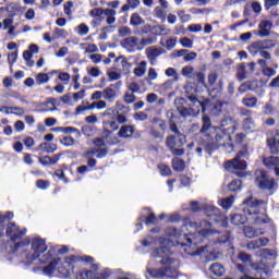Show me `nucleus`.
I'll return each mask as SVG.
<instances>
[{
	"mask_svg": "<svg viewBox=\"0 0 279 279\" xmlns=\"http://www.w3.org/2000/svg\"><path fill=\"white\" fill-rule=\"evenodd\" d=\"M19 12H23V8H21V5H19V3H10L9 4V16L11 19H14V16H16V14H19Z\"/></svg>",
	"mask_w": 279,
	"mask_h": 279,
	"instance_id": "39",
	"label": "nucleus"
},
{
	"mask_svg": "<svg viewBox=\"0 0 279 279\" xmlns=\"http://www.w3.org/2000/svg\"><path fill=\"white\" fill-rule=\"evenodd\" d=\"M231 240H232V235L230 231H228L225 235H220L218 238V243L226 244V243H230Z\"/></svg>",
	"mask_w": 279,
	"mask_h": 279,
	"instance_id": "60",
	"label": "nucleus"
},
{
	"mask_svg": "<svg viewBox=\"0 0 279 279\" xmlns=\"http://www.w3.org/2000/svg\"><path fill=\"white\" fill-rule=\"evenodd\" d=\"M242 128L245 132H250L254 128V119L252 118H246L243 120Z\"/></svg>",
	"mask_w": 279,
	"mask_h": 279,
	"instance_id": "49",
	"label": "nucleus"
},
{
	"mask_svg": "<svg viewBox=\"0 0 279 279\" xmlns=\"http://www.w3.org/2000/svg\"><path fill=\"white\" fill-rule=\"evenodd\" d=\"M174 272L175 270L171 269V266L159 268V269H156V268L147 269V274H149L151 278H165V276H167L168 278H173Z\"/></svg>",
	"mask_w": 279,
	"mask_h": 279,
	"instance_id": "15",
	"label": "nucleus"
},
{
	"mask_svg": "<svg viewBox=\"0 0 279 279\" xmlns=\"http://www.w3.org/2000/svg\"><path fill=\"white\" fill-rule=\"evenodd\" d=\"M168 125H169L170 132H172V135L184 134V133L180 132V129L178 128V124L175 123V121H173V119H170L168 121Z\"/></svg>",
	"mask_w": 279,
	"mask_h": 279,
	"instance_id": "47",
	"label": "nucleus"
},
{
	"mask_svg": "<svg viewBox=\"0 0 279 279\" xmlns=\"http://www.w3.org/2000/svg\"><path fill=\"white\" fill-rule=\"evenodd\" d=\"M23 143L27 149H32V147H34V145H36V141H34V137H32V136H26L23 140Z\"/></svg>",
	"mask_w": 279,
	"mask_h": 279,
	"instance_id": "61",
	"label": "nucleus"
},
{
	"mask_svg": "<svg viewBox=\"0 0 279 279\" xmlns=\"http://www.w3.org/2000/svg\"><path fill=\"white\" fill-rule=\"evenodd\" d=\"M162 54V51L154 46L146 49V56L148 60L154 61L156 58Z\"/></svg>",
	"mask_w": 279,
	"mask_h": 279,
	"instance_id": "30",
	"label": "nucleus"
},
{
	"mask_svg": "<svg viewBox=\"0 0 279 279\" xmlns=\"http://www.w3.org/2000/svg\"><path fill=\"white\" fill-rule=\"evenodd\" d=\"M157 169H159L161 175H163L165 178H169L173 174L171 168L167 163H159L157 166Z\"/></svg>",
	"mask_w": 279,
	"mask_h": 279,
	"instance_id": "41",
	"label": "nucleus"
},
{
	"mask_svg": "<svg viewBox=\"0 0 279 279\" xmlns=\"http://www.w3.org/2000/svg\"><path fill=\"white\" fill-rule=\"evenodd\" d=\"M183 236L186 242L177 241V244L181 245V247H191V245H197V243H202V241H204V239H201L199 241L193 242V240L189 238V234H184Z\"/></svg>",
	"mask_w": 279,
	"mask_h": 279,
	"instance_id": "36",
	"label": "nucleus"
},
{
	"mask_svg": "<svg viewBox=\"0 0 279 279\" xmlns=\"http://www.w3.org/2000/svg\"><path fill=\"white\" fill-rule=\"evenodd\" d=\"M89 16H92V19H99L104 16V9L101 8L92 9L89 12Z\"/></svg>",
	"mask_w": 279,
	"mask_h": 279,
	"instance_id": "55",
	"label": "nucleus"
},
{
	"mask_svg": "<svg viewBox=\"0 0 279 279\" xmlns=\"http://www.w3.org/2000/svg\"><path fill=\"white\" fill-rule=\"evenodd\" d=\"M49 181H45L43 179L36 181L37 189H40L41 191H47V189H49Z\"/></svg>",
	"mask_w": 279,
	"mask_h": 279,
	"instance_id": "58",
	"label": "nucleus"
},
{
	"mask_svg": "<svg viewBox=\"0 0 279 279\" xmlns=\"http://www.w3.org/2000/svg\"><path fill=\"white\" fill-rule=\"evenodd\" d=\"M257 88H260V83L258 82V80H253V81H246L244 83H242L239 88L238 92L243 95L244 93H247L248 90L256 93Z\"/></svg>",
	"mask_w": 279,
	"mask_h": 279,
	"instance_id": "16",
	"label": "nucleus"
},
{
	"mask_svg": "<svg viewBox=\"0 0 279 279\" xmlns=\"http://www.w3.org/2000/svg\"><path fill=\"white\" fill-rule=\"evenodd\" d=\"M209 217H210V220L214 221L215 223H221L222 228L228 227V217H226L225 215L213 214Z\"/></svg>",
	"mask_w": 279,
	"mask_h": 279,
	"instance_id": "29",
	"label": "nucleus"
},
{
	"mask_svg": "<svg viewBox=\"0 0 279 279\" xmlns=\"http://www.w3.org/2000/svg\"><path fill=\"white\" fill-rule=\"evenodd\" d=\"M271 26L272 24L269 21L267 20L262 21L258 25V28H259L258 36H260V38H267L270 34L269 29H271Z\"/></svg>",
	"mask_w": 279,
	"mask_h": 279,
	"instance_id": "21",
	"label": "nucleus"
},
{
	"mask_svg": "<svg viewBox=\"0 0 279 279\" xmlns=\"http://www.w3.org/2000/svg\"><path fill=\"white\" fill-rule=\"evenodd\" d=\"M60 257H52L51 260L48 262V265L43 268L45 276H53L56 267L60 265Z\"/></svg>",
	"mask_w": 279,
	"mask_h": 279,
	"instance_id": "19",
	"label": "nucleus"
},
{
	"mask_svg": "<svg viewBox=\"0 0 279 279\" xmlns=\"http://www.w3.org/2000/svg\"><path fill=\"white\" fill-rule=\"evenodd\" d=\"M266 145L272 156L263 159V163L267 169L274 170L275 175L279 177V157H274L279 155V131L266 140Z\"/></svg>",
	"mask_w": 279,
	"mask_h": 279,
	"instance_id": "6",
	"label": "nucleus"
},
{
	"mask_svg": "<svg viewBox=\"0 0 279 279\" xmlns=\"http://www.w3.org/2000/svg\"><path fill=\"white\" fill-rule=\"evenodd\" d=\"M60 160V155H53L52 157L46 155L38 158V162H40L44 167H49V165H58Z\"/></svg>",
	"mask_w": 279,
	"mask_h": 279,
	"instance_id": "23",
	"label": "nucleus"
},
{
	"mask_svg": "<svg viewBox=\"0 0 279 279\" xmlns=\"http://www.w3.org/2000/svg\"><path fill=\"white\" fill-rule=\"evenodd\" d=\"M95 274L92 270H83L76 275V279H93Z\"/></svg>",
	"mask_w": 279,
	"mask_h": 279,
	"instance_id": "51",
	"label": "nucleus"
},
{
	"mask_svg": "<svg viewBox=\"0 0 279 279\" xmlns=\"http://www.w3.org/2000/svg\"><path fill=\"white\" fill-rule=\"evenodd\" d=\"M123 45H124L125 49H129V51H138L141 41H138L137 37L131 36V37H126L123 40Z\"/></svg>",
	"mask_w": 279,
	"mask_h": 279,
	"instance_id": "20",
	"label": "nucleus"
},
{
	"mask_svg": "<svg viewBox=\"0 0 279 279\" xmlns=\"http://www.w3.org/2000/svg\"><path fill=\"white\" fill-rule=\"evenodd\" d=\"M16 60H19V50H15L14 52H10L8 54V62L12 69V66H14V63L16 62Z\"/></svg>",
	"mask_w": 279,
	"mask_h": 279,
	"instance_id": "52",
	"label": "nucleus"
},
{
	"mask_svg": "<svg viewBox=\"0 0 279 279\" xmlns=\"http://www.w3.org/2000/svg\"><path fill=\"white\" fill-rule=\"evenodd\" d=\"M66 252H69V246L66 245H63L61 248L51 246L46 254L39 257V262L41 265H47L49 260L53 258V256H57V254H66Z\"/></svg>",
	"mask_w": 279,
	"mask_h": 279,
	"instance_id": "13",
	"label": "nucleus"
},
{
	"mask_svg": "<svg viewBox=\"0 0 279 279\" xmlns=\"http://www.w3.org/2000/svg\"><path fill=\"white\" fill-rule=\"evenodd\" d=\"M52 132H62L63 134H74V132H77V129L73 126H58V128H53Z\"/></svg>",
	"mask_w": 279,
	"mask_h": 279,
	"instance_id": "42",
	"label": "nucleus"
},
{
	"mask_svg": "<svg viewBox=\"0 0 279 279\" xmlns=\"http://www.w3.org/2000/svg\"><path fill=\"white\" fill-rule=\"evenodd\" d=\"M180 44L182 45V47H185L187 49L193 48V40H191V38L189 37L181 38Z\"/></svg>",
	"mask_w": 279,
	"mask_h": 279,
	"instance_id": "62",
	"label": "nucleus"
},
{
	"mask_svg": "<svg viewBox=\"0 0 279 279\" xmlns=\"http://www.w3.org/2000/svg\"><path fill=\"white\" fill-rule=\"evenodd\" d=\"M230 129H221L219 126H213L210 118L208 116L203 117V125L201 128V134H205L202 140V145L207 154H213L216 149H219L221 145H226V141L232 143V136H230ZM206 132H208L206 134Z\"/></svg>",
	"mask_w": 279,
	"mask_h": 279,
	"instance_id": "1",
	"label": "nucleus"
},
{
	"mask_svg": "<svg viewBox=\"0 0 279 279\" xmlns=\"http://www.w3.org/2000/svg\"><path fill=\"white\" fill-rule=\"evenodd\" d=\"M95 108H97L96 101L92 102L89 106L81 105L76 107L75 114H82V112H86V110H95Z\"/></svg>",
	"mask_w": 279,
	"mask_h": 279,
	"instance_id": "45",
	"label": "nucleus"
},
{
	"mask_svg": "<svg viewBox=\"0 0 279 279\" xmlns=\"http://www.w3.org/2000/svg\"><path fill=\"white\" fill-rule=\"evenodd\" d=\"M190 104V108L193 110V114L197 117L199 112H206V108H208V104H210V99L205 98L203 101L197 98L195 95H189L187 96Z\"/></svg>",
	"mask_w": 279,
	"mask_h": 279,
	"instance_id": "11",
	"label": "nucleus"
},
{
	"mask_svg": "<svg viewBox=\"0 0 279 279\" xmlns=\"http://www.w3.org/2000/svg\"><path fill=\"white\" fill-rule=\"evenodd\" d=\"M171 165L173 171H175L177 173H182V171L186 169V162L184 161V159H180L179 156L172 158Z\"/></svg>",
	"mask_w": 279,
	"mask_h": 279,
	"instance_id": "22",
	"label": "nucleus"
},
{
	"mask_svg": "<svg viewBox=\"0 0 279 279\" xmlns=\"http://www.w3.org/2000/svg\"><path fill=\"white\" fill-rule=\"evenodd\" d=\"M145 20L141 17V14L138 13H133L130 19V25L133 27H138L140 25H144Z\"/></svg>",
	"mask_w": 279,
	"mask_h": 279,
	"instance_id": "35",
	"label": "nucleus"
},
{
	"mask_svg": "<svg viewBox=\"0 0 279 279\" xmlns=\"http://www.w3.org/2000/svg\"><path fill=\"white\" fill-rule=\"evenodd\" d=\"M247 158H250V150L247 149V144L243 146L242 150H239L235 157L226 162V168L229 171H233L236 178H245V169H247Z\"/></svg>",
	"mask_w": 279,
	"mask_h": 279,
	"instance_id": "5",
	"label": "nucleus"
},
{
	"mask_svg": "<svg viewBox=\"0 0 279 279\" xmlns=\"http://www.w3.org/2000/svg\"><path fill=\"white\" fill-rule=\"evenodd\" d=\"M243 186V181L235 179L232 180L228 185L227 189L230 193H236V191H241Z\"/></svg>",
	"mask_w": 279,
	"mask_h": 279,
	"instance_id": "31",
	"label": "nucleus"
},
{
	"mask_svg": "<svg viewBox=\"0 0 279 279\" xmlns=\"http://www.w3.org/2000/svg\"><path fill=\"white\" fill-rule=\"evenodd\" d=\"M89 154H92V156H95V154H97L96 158L98 159L106 158L108 156V148H96L86 153L87 156Z\"/></svg>",
	"mask_w": 279,
	"mask_h": 279,
	"instance_id": "37",
	"label": "nucleus"
},
{
	"mask_svg": "<svg viewBox=\"0 0 279 279\" xmlns=\"http://www.w3.org/2000/svg\"><path fill=\"white\" fill-rule=\"evenodd\" d=\"M250 265L253 271H256L257 274H267V271H269V267H267V265H265L263 262L251 263Z\"/></svg>",
	"mask_w": 279,
	"mask_h": 279,
	"instance_id": "34",
	"label": "nucleus"
},
{
	"mask_svg": "<svg viewBox=\"0 0 279 279\" xmlns=\"http://www.w3.org/2000/svg\"><path fill=\"white\" fill-rule=\"evenodd\" d=\"M137 220L138 222L135 223V228H137V232H141V230H143V223H145V226H156L158 218L154 211H150L148 216L140 215Z\"/></svg>",
	"mask_w": 279,
	"mask_h": 279,
	"instance_id": "14",
	"label": "nucleus"
},
{
	"mask_svg": "<svg viewBox=\"0 0 279 279\" xmlns=\"http://www.w3.org/2000/svg\"><path fill=\"white\" fill-rule=\"evenodd\" d=\"M56 178H59V180H62L64 184H69V178H66V174H64V170L58 169L54 171Z\"/></svg>",
	"mask_w": 279,
	"mask_h": 279,
	"instance_id": "56",
	"label": "nucleus"
},
{
	"mask_svg": "<svg viewBox=\"0 0 279 279\" xmlns=\"http://www.w3.org/2000/svg\"><path fill=\"white\" fill-rule=\"evenodd\" d=\"M209 271H211V274H214V276H218L219 278H221V276H223V274H226V268H223L221 266V264L216 263V264L210 265Z\"/></svg>",
	"mask_w": 279,
	"mask_h": 279,
	"instance_id": "33",
	"label": "nucleus"
},
{
	"mask_svg": "<svg viewBox=\"0 0 279 279\" xmlns=\"http://www.w3.org/2000/svg\"><path fill=\"white\" fill-rule=\"evenodd\" d=\"M243 232H244V236H246V239H254V238L258 236V231L254 230V228H252V227H244Z\"/></svg>",
	"mask_w": 279,
	"mask_h": 279,
	"instance_id": "44",
	"label": "nucleus"
},
{
	"mask_svg": "<svg viewBox=\"0 0 279 279\" xmlns=\"http://www.w3.org/2000/svg\"><path fill=\"white\" fill-rule=\"evenodd\" d=\"M27 234V229H20L14 222H9L7 226V236L10 239L11 243L16 245V241H23V236Z\"/></svg>",
	"mask_w": 279,
	"mask_h": 279,
	"instance_id": "10",
	"label": "nucleus"
},
{
	"mask_svg": "<svg viewBox=\"0 0 279 279\" xmlns=\"http://www.w3.org/2000/svg\"><path fill=\"white\" fill-rule=\"evenodd\" d=\"M135 77H143L147 73V61H141L138 66L133 70Z\"/></svg>",
	"mask_w": 279,
	"mask_h": 279,
	"instance_id": "32",
	"label": "nucleus"
},
{
	"mask_svg": "<svg viewBox=\"0 0 279 279\" xmlns=\"http://www.w3.org/2000/svg\"><path fill=\"white\" fill-rule=\"evenodd\" d=\"M117 88H119V86H117L114 84H110L108 87H106L104 89V99H106V101H109L110 104H112L114 101V99H117V97H118Z\"/></svg>",
	"mask_w": 279,
	"mask_h": 279,
	"instance_id": "18",
	"label": "nucleus"
},
{
	"mask_svg": "<svg viewBox=\"0 0 279 279\" xmlns=\"http://www.w3.org/2000/svg\"><path fill=\"white\" fill-rule=\"evenodd\" d=\"M58 149L57 144H50L47 142H43L39 144V146L36 148V151H43L44 154H53Z\"/></svg>",
	"mask_w": 279,
	"mask_h": 279,
	"instance_id": "24",
	"label": "nucleus"
},
{
	"mask_svg": "<svg viewBox=\"0 0 279 279\" xmlns=\"http://www.w3.org/2000/svg\"><path fill=\"white\" fill-rule=\"evenodd\" d=\"M29 244L31 252L26 253V260L24 262L27 266L33 265L34 260L40 258V254H45V251L47 250V242L43 240V238H33L32 240H29V238H24L10 247L12 254H16L19 250H23V247L29 246Z\"/></svg>",
	"mask_w": 279,
	"mask_h": 279,
	"instance_id": "2",
	"label": "nucleus"
},
{
	"mask_svg": "<svg viewBox=\"0 0 279 279\" xmlns=\"http://www.w3.org/2000/svg\"><path fill=\"white\" fill-rule=\"evenodd\" d=\"M242 104L246 108H254V106H256V104H258V98H256V97L243 98Z\"/></svg>",
	"mask_w": 279,
	"mask_h": 279,
	"instance_id": "46",
	"label": "nucleus"
},
{
	"mask_svg": "<svg viewBox=\"0 0 279 279\" xmlns=\"http://www.w3.org/2000/svg\"><path fill=\"white\" fill-rule=\"evenodd\" d=\"M269 243V239L260 238L258 240H253L247 244L248 250H258V247H265Z\"/></svg>",
	"mask_w": 279,
	"mask_h": 279,
	"instance_id": "26",
	"label": "nucleus"
},
{
	"mask_svg": "<svg viewBox=\"0 0 279 279\" xmlns=\"http://www.w3.org/2000/svg\"><path fill=\"white\" fill-rule=\"evenodd\" d=\"M77 263L90 265L92 263H95V258L88 255H68L64 257L63 263L58 266L57 271L62 278H71V275L75 271V265H77Z\"/></svg>",
	"mask_w": 279,
	"mask_h": 279,
	"instance_id": "4",
	"label": "nucleus"
},
{
	"mask_svg": "<svg viewBox=\"0 0 279 279\" xmlns=\"http://www.w3.org/2000/svg\"><path fill=\"white\" fill-rule=\"evenodd\" d=\"M186 145V135H168L166 137V147L172 154V156H184L186 149L183 147Z\"/></svg>",
	"mask_w": 279,
	"mask_h": 279,
	"instance_id": "7",
	"label": "nucleus"
},
{
	"mask_svg": "<svg viewBox=\"0 0 279 279\" xmlns=\"http://www.w3.org/2000/svg\"><path fill=\"white\" fill-rule=\"evenodd\" d=\"M264 49H269V40L253 41L247 47V51L252 56H256V53L260 52L262 58H264L265 60H271V53H269L268 51H264Z\"/></svg>",
	"mask_w": 279,
	"mask_h": 279,
	"instance_id": "9",
	"label": "nucleus"
},
{
	"mask_svg": "<svg viewBox=\"0 0 279 279\" xmlns=\"http://www.w3.org/2000/svg\"><path fill=\"white\" fill-rule=\"evenodd\" d=\"M230 221L233 226H243L250 221L247 216L242 214H233L231 215Z\"/></svg>",
	"mask_w": 279,
	"mask_h": 279,
	"instance_id": "25",
	"label": "nucleus"
},
{
	"mask_svg": "<svg viewBox=\"0 0 279 279\" xmlns=\"http://www.w3.org/2000/svg\"><path fill=\"white\" fill-rule=\"evenodd\" d=\"M61 145H64V147H73L75 145V138L72 136H64L62 140H60Z\"/></svg>",
	"mask_w": 279,
	"mask_h": 279,
	"instance_id": "50",
	"label": "nucleus"
},
{
	"mask_svg": "<svg viewBox=\"0 0 279 279\" xmlns=\"http://www.w3.org/2000/svg\"><path fill=\"white\" fill-rule=\"evenodd\" d=\"M247 65L245 63H241L238 66V71L235 74V77L238 80V82H243V80H247Z\"/></svg>",
	"mask_w": 279,
	"mask_h": 279,
	"instance_id": "27",
	"label": "nucleus"
},
{
	"mask_svg": "<svg viewBox=\"0 0 279 279\" xmlns=\"http://www.w3.org/2000/svg\"><path fill=\"white\" fill-rule=\"evenodd\" d=\"M238 260H241L244 265H252V256L245 253V251L238 253Z\"/></svg>",
	"mask_w": 279,
	"mask_h": 279,
	"instance_id": "40",
	"label": "nucleus"
},
{
	"mask_svg": "<svg viewBox=\"0 0 279 279\" xmlns=\"http://www.w3.org/2000/svg\"><path fill=\"white\" fill-rule=\"evenodd\" d=\"M255 184H257L260 191H274L276 187V179L269 177V173L265 170L256 172Z\"/></svg>",
	"mask_w": 279,
	"mask_h": 279,
	"instance_id": "8",
	"label": "nucleus"
},
{
	"mask_svg": "<svg viewBox=\"0 0 279 279\" xmlns=\"http://www.w3.org/2000/svg\"><path fill=\"white\" fill-rule=\"evenodd\" d=\"M36 82H37L38 85L47 84V82H49V74L38 73L37 76H36Z\"/></svg>",
	"mask_w": 279,
	"mask_h": 279,
	"instance_id": "53",
	"label": "nucleus"
},
{
	"mask_svg": "<svg viewBox=\"0 0 279 279\" xmlns=\"http://www.w3.org/2000/svg\"><path fill=\"white\" fill-rule=\"evenodd\" d=\"M121 60V66L122 69H120L121 73H124V75H128L130 73V69H132V63H130L128 61V59H125V57L120 56L116 59V62H119Z\"/></svg>",
	"mask_w": 279,
	"mask_h": 279,
	"instance_id": "28",
	"label": "nucleus"
},
{
	"mask_svg": "<svg viewBox=\"0 0 279 279\" xmlns=\"http://www.w3.org/2000/svg\"><path fill=\"white\" fill-rule=\"evenodd\" d=\"M174 104L182 119H187V117H197L195 113H193V108L186 107L187 102L186 99H184L183 97L177 98L174 100Z\"/></svg>",
	"mask_w": 279,
	"mask_h": 279,
	"instance_id": "12",
	"label": "nucleus"
},
{
	"mask_svg": "<svg viewBox=\"0 0 279 279\" xmlns=\"http://www.w3.org/2000/svg\"><path fill=\"white\" fill-rule=\"evenodd\" d=\"M88 32H90V28H88V25H86L84 23L78 25V31H77L78 36H86V34H88Z\"/></svg>",
	"mask_w": 279,
	"mask_h": 279,
	"instance_id": "59",
	"label": "nucleus"
},
{
	"mask_svg": "<svg viewBox=\"0 0 279 279\" xmlns=\"http://www.w3.org/2000/svg\"><path fill=\"white\" fill-rule=\"evenodd\" d=\"M136 132V126L132 124L122 125L118 132L119 138H132Z\"/></svg>",
	"mask_w": 279,
	"mask_h": 279,
	"instance_id": "17",
	"label": "nucleus"
},
{
	"mask_svg": "<svg viewBox=\"0 0 279 279\" xmlns=\"http://www.w3.org/2000/svg\"><path fill=\"white\" fill-rule=\"evenodd\" d=\"M123 101L124 104H134V101H136V95L134 94H130L129 92H126L124 95H123Z\"/></svg>",
	"mask_w": 279,
	"mask_h": 279,
	"instance_id": "57",
	"label": "nucleus"
},
{
	"mask_svg": "<svg viewBox=\"0 0 279 279\" xmlns=\"http://www.w3.org/2000/svg\"><path fill=\"white\" fill-rule=\"evenodd\" d=\"M181 23H189L191 21V14H186L184 10H180L177 12Z\"/></svg>",
	"mask_w": 279,
	"mask_h": 279,
	"instance_id": "54",
	"label": "nucleus"
},
{
	"mask_svg": "<svg viewBox=\"0 0 279 279\" xmlns=\"http://www.w3.org/2000/svg\"><path fill=\"white\" fill-rule=\"evenodd\" d=\"M235 269H238V271H240V274H244V275L250 274V268H247V265H245V264H236Z\"/></svg>",
	"mask_w": 279,
	"mask_h": 279,
	"instance_id": "63",
	"label": "nucleus"
},
{
	"mask_svg": "<svg viewBox=\"0 0 279 279\" xmlns=\"http://www.w3.org/2000/svg\"><path fill=\"white\" fill-rule=\"evenodd\" d=\"M156 40H157L156 37L142 38L140 41V47L137 48L138 51H143V49H145V47H148V45H154Z\"/></svg>",
	"mask_w": 279,
	"mask_h": 279,
	"instance_id": "38",
	"label": "nucleus"
},
{
	"mask_svg": "<svg viewBox=\"0 0 279 279\" xmlns=\"http://www.w3.org/2000/svg\"><path fill=\"white\" fill-rule=\"evenodd\" d=\"M232 204H234V196L231 195L229 197L222 198L220 201V206L225 208V210H228V208H232Z\"/></svg>",
	"mask_w": 279,
	"mask_h": 279,
	"instance_id": "43",
	"label": "nucleus"
},
{
	"mask_svg": "<svg viewBox=\"0 0 279 279\" xmlns=\"http://www.w3.org/2000/svg\"><path fill=\"white\" fill-rule=\"evenodd\" d=\"M279 0H265L264 8L265 10H271V8L278 5Z\"/></svg>",
	"mask_w": 279,
	"mask_h": 279,
	"instance_id": "64",
	"label": "nucleus"
},
{
	"mask_svg": "<svg viewBox=\"0 0 279 279\" xmlns=\"http://www.w3.org/2000/svg\"><path fill=\"white\" fill-rule=\"evenodd\" d=\"M243 205L244 214L247 215L246 217L251 223H254L255 226L271 223V218H269V216L263 211L265 201L248 197L243 202Z\"/></svg>",
	"mask_w": 279,
	"mask_h": 279,
	"instance_id": "3",
	"label": "nucleus"
},
{
	"mask_svg": "<svg viewBox=\"0 0 279 279\" xmlns=\"http://www.w3.org/2000/svg\"><path fill=\"white\" fill-rule=\"evenodd\" d=\"M154 36H165L167 34V27L165 25H157L153 27Z\"/></svg>",
	"mask_w": 279,
	"mask_h": 279,
	"instance_id": "48",
	"label": "nucleus"
}]
</instances>
